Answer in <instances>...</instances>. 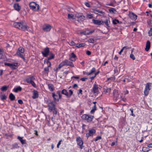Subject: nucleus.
<instances>
[{
	"label": "nucleus",
	"mask_w": 152,
	"mask_h": 152,
	"mask_svg": "<svg viewBox=\"0 0 152 152\" xmlns=\"http://www.w3.org/2000/svg\"><path fill=\"white\" fill-rule=\"evenodd\" d=\"M13 26L18 29L25 31L27 30L28 31H30L29 27L27 26L25 22H15L13 23Z\"/></svg>",
	"instance_id": "nucleus-1"
},
{
	"label": "nucleus",
	"mask_w": 152,
	"mask_h": 152,
	"mask_svg": "<svg viewBox=\"0 0 152 152\" xmlns=\"http://www.w3.org/2000/svg\"><path fill=\"white\" fill-rule=\"evenodd\" d=\"M52 97L55 101H58L59 99H61L62 95L61 94V92L60 91H58L56 92V94L54 92L52 93Z\"/></svg>",
	"instance_id": "nucleus-2"
},
{
	"label": "nucleus",
	"mask_w": 152,
	"mask_h": 152,
	"mask_svg": "<svg viewBox=\"0 0 152 152\" xmlns=\"http://www.w3.org/2000/svg\"><path fill=\"white\" fill-rule=\"evenodd\" d=\"M81 118L82 119L87 121L88 122H91L92 121L94 116L91 115L84 114L83 115Z\"/></svg>",
	"instance_id": "nucleus-3"
},
{
	"label": "nucleus",
	"mask_w": 152,
	"mask_h": 152,
	"mask_svg": "<svg viewBox=\"0 0 152 152\" xmlns=\"http://www.w3.org/2000/svg\"><path fill=\"white\" fill-rule=\"evenodd\" d=\"M34 80L35 78L34 77L31 76L26 78V81L27 83H31L34 87H36V85L33 81Z\"/></svg>",
	"instance_id": "nucleus-4"
},
{
	"label": "nucleus",
	"mask_w": 152,
	"mask_h": 152,
	"mask_svg": "<svg viewBox=\"0 0 152 152\" xmlns=\"http://www.w3.org/2000/svg\"><path fill=\"white\" fill-rule=\"evenodd\" d=\"M29 5L31 9L34 11H37L39 9V5L34 2L30 3Z\"/></svg>",
	"instance_id": "nucleus-5"
},
{
	"label": "nucleus",
	"mask_w": 152,
	"mask_h": 152,
	"mask_svg": "<svg viewBox=\"0 0 152 152\" xmlns=\"http://www.w3.org/2000/svg\"><path fill=\"white\" fill-rule=\"evenodd\" d=\"M152 84L151 83H147L146 84L144 91V94L145 96H147L149 93V91L150 90V87L151 86Z\"/></svg>",
	"instance_id": "nucleus-6"
},
{
	"label": "nucleus",
	"mask_w": 152,
	"mask_h": 152,
	"mask_svg": "<svg viewBox=\"0 0 152 152\" xmlns=\"http://www.w3.org/2000/svg\"><path fill=\"white\" fill-rule=\"evenodd\" d=\"M76 142L77 145L80 146V148L81 149H82L83 148V142L80 137H77L76 138Z\"/></svg>",
	"instance_id": "nucleus-7"
},
{
	"label": "nucleus",
	"mask_w": 152,
	"mask_h": 152,
	"mask_svg": "<svg viewBox=\"0 0 152 152\" xmlns=\"http://www.w3.org/2000/svg\"><path fill=\"white\" fill-rule=\"evenodd\" d=\"M50 52L49 49L47 47L44 49L43 51L41 52V53L43 56L47 57L50 54Z\"/></svg>",
	"instance_id": "nucleus-8"
},
{
	"label": "nucleus",
	"mask_w": 152,
	"mask_h": 152,
	"mask_svg": "<svg viewBox=\"0 0 152 152\" xmlns=\"http://www.w3.org/2000/svg\"><path fill=\"white\" fill-rule=\"evenodd\" d=\"M96 132V130L94 129H92L89 130V132L86 134V137L88 138L90 136H92Z\"/></svg>",
	"instance_id": "nucleus-9"
},
{
	"label": "nucleus",
	"mask_w": 152,
	"mask_h": 152,
	"mask_svg": "<svg viewBox=\"0 0 152 152\" xmlns=\"http://www.w3.org/2000/svg\"><path fill=\"white\" fill-rule=\"evenodd\" d=\"M119 93L118 91L116 90H114L113 91V96L115 100H119L120 97L119 96Z\"/></svg>",
	"instance_id": "nucleus-10"
},
{
	"label": "nucleus",
	"mask_w": 152,
	"mask_h": 152,
	"mask_svg": "<svg viewBox=\"0 0 152 152\" xmlns=\"http://www.w3.org/2000/svg\"><path fill=\"white\" fill-rule=\"evenodd\" d=\"M48 106L49 110H52L55 108V102L54 101H52L49 102L48 104Z\"/></svg>",
	"instance_id": "nucleus-11"
},
{
	"label": "nucleus",
	"mask_w": 152,
	"mask_h": 152,
	"mask_svg": "<svg viewBox=\"0 0 152 152\" xmlns=\"http://www.w3.org/2000/svg\"><path fill=\"white\" fill-rule=\"evenodd\" d=\"M92 22L94 24L98 25H103L104 23L103 21L102 20H95L94 19H93L92 20Z\"/></svg>",
	"instance_id": "nucleus-12"
},
{
	"label": "nucleus",
	"mask_w": 152,
	"mask_h": 152,
	"mask_svg": "<svg viewBox=\"0 0 152 152\" xmlns=\"http://www.w3.org/2000/svg\"><path fill=\"white\" fill-rule=\"evenodd\" d=\"M92 92L94 94H98L99 93L98 87V85L94 84Z\"/></svg>",
	"instance_id": "nucleus-13"
},
{
	"label": "nucleus",
	"mask_w": 152,
	"mask_h": 152,
	"mask_svg": "<svg viewBox=\"0 0 152 152\" xmlns=\"http://www.w3.org/2000/svg\"><path fill=\"white\" fill-rule=\"evenodd\" d=\"M94 13L100 16L104 15V12L102 11L97 10H94L93 11Z\"/></svg>",
	"instance_id": "nucleus-14"
},
{
	"label": "nucleus",
	"mask_w": 152,
	"mask_h": 152,
	"mask_svg": "<svg viewBox=\"0 0 152 152\" xmlns=\"http://www.w3.org/2000/svg\"><path fill=\"white\" fill-rule=\"evenodd\" d=\"M51 28V26L49 25L46 24L45 25V26H44L43 28V29L45 31H49L50 30Z\"/></svg>",
	"instance_id": "nucleus-15"
},
{
	"label": "nucleus",
	"mask_w": 152,
	"mask_h": 152,
	"mask_svg": "<svg viewBox=\"0 0 152 152\" xmlns=\"http://www.w3.org/2000/svg\"><path fill=\"white\" fill-rule=\"evenodd\" d=\"M129 16L131 19L133 20H135L137 19V16L133 12H130Z\"/></svg>",
	"instance_id": "nucleus-16"
},
{
	"label": "nucleus",
	"mask_w": 152,
	"mask_h": 152,
	"mask_svg": "<svg viewBox=\"0 0 152 152\" xmlns=\"http://www.w3.org/2000/svg\"><path fill=\"white\" fill-rule=\"evenodd\" d=\"M69 60L71 61H75L76 59V55L73 53H72L70 55Z\"/></svg>",
	"instance_id": "nucleus-17"
},
{
	"label": "nucleus",
	"mask_w": 152,
	"mask_h": 152,
	"mask_svg": "<svg viewBox=\"0 0 152 152\" xmlns=\"http://www.w3.org/2000/svg\"><path fill=\"white\" fill-rule=\"evenodd\" d=\"M18 64L17 63H11L10 67L13 69H15L16 67H18L19 66Z\"/></svg>",
	"instance_id": "nucleus-18"
},
{
	"label": "nucleus",
	"mask_w": 152,
	"mask_h": 152,
	"mask_svg": "<svg viewBox=\"0 0 152 152\" xmlns=\"http://www.w3.org/2000/svg\"><path fill=\"white\" fill-rule=\"evenodd\" d=\"M23 137H20L19 136H18L17 139L20 142L22 145H24L26 143V141L25 140L23 139Z\"/></svg>",
	"instance_id": "nucleus-19"
},
{
	"label": "nucleus",
	"mask_w": 152,
	"mask_h": 152,
	"mask_svg": "<svg viewBox=\"0 0 152 152\" xmlns=\"http://www.w3.org/2000/svg\"><path fill=\"white\" fill-rule=\"evenodd\" d=\"M150 47V42L148 40L146 42V48H145V50L146 51H148Z\"/></svg>",
	"instance_id": "nucleus-20"
},
{
	"label": "nucleus",
	"mask_w": 152,
	"mask_h": 152,
	"mask_svg": "<svg viewBox=\"0 0 152 152\" xmlns=\"http://www.w3.org/2000/svg\"><path fill=\"white\" fill-rule=\"evenodd\" d=\"M65 65H66V62L65 60L63 61L59 64L57 69H60Z\"/></svg>",
	"instance_id": "nucleus-21"
},
{
	"label": "nucleus",
	"mask_w": 152,
	"mask_h": 152,
	"mask_svg": "<svg viewBox=\"0 0 152 152\" xmlns=\"http://www.w3.org/2000/svg\"><path fill=\"white\" fill-rule=\"evenodd\" d=\"M107 27H110L109 25L110 24V21L109 18H107L103 21Z\"/></svg>",
	"instance_id": "nucleus-22"
},
{
	"label": "nucleus",
	"mask_w": 152,
	"mask_h": 152,
	"mask_svg": "<svg viewBox=\"0 0 152 152\" xmlns=\"http://www.w3.org/2000/svg\"><path fill=\"white\" fill-rule=\"evenodd\" d=\"M38 97V94L37 91H34L33 92V95L32 96L33 99H35Z\"/></svg>",
	"instance_id": "nucleus-23"
},
{
	"label": "nucleus",
	"mask_w": 152,
	"mask_h": 152,
	"mask_svg": "<svg viewBox=\"0 0 152 152\" xmlns=\"http://www.w3.org/2000/svg\"><path fill=\"white\" fill-rule=\"evenodd\" d=\"M67 66H70L72 67H74V65L72 62L68 61L67 60H65Z\"/></svg>",
	"instance_id": "nucleus-24"
},
{
	"label": "nucleus",
	"mask_w": 152,
	"mask_h": 152,
	"mask_svg": "<svg viewBox=\"0 0 152 152\" xmlns=\"http://www.w3.org/2000/svg\"><path fill=\"white\" fill-rule=\"evenodd\" d=\"M61 94L65 95L67 98H68V93L66 89H63L62 90L61 92Z\"/></svg>",
	"instance_id": "nucleus-25"
},
{
	"label": "nucleus",
	"mask_w": 152,
	"mask_h": 152,
	"mask_svg": "<svg viewBox=\"0 0 152 152\" xmlns=\"http://www.w3.org/2000/svg\"><path fill=\"white\" fill-rule=\"evenodd\" d=\"M17 54L18 56H19L23 60V61H25L26 62V60L23 56V55L21 54V53H20V52H17Z\"/></svg>",
	"instance_id": "nucleus-26"
},
{
	"label": "nucleus",
	"mask_w": 152,
	"mask_h": 152,
	"mask_svg": "<svg viewBox=\"0 0 152 152\" xmlns=\"http://www.w3.org/2000/svg\"><path fill=\"white\" fill-rule=\"evenodd\" d=\"M13 7L15 9L18 11H19L20 10V7L18 4H15Z\"/></svg>",
	"instance_id": "nucleus-27"
},
{
	"label": "nucleus",
	"mask_w": 152,
	"mask_h": 152,
	"mask_svg": "<svg viewBox=\"0 0 152 152\" xmlns=\"http://www.w3.org/2000/svg\"><path fill=\"white\" fill-rule=\"evenodd\" d=\"M9 97L10 100L12 101L14 100L15 99V96L12 93H10V94Z\"/></svg>",
	"instance_id": "nucleus-28"
},
{
	"label": "nucleus",
	"mask_w": 152,
	"mask_h": 152,
	"mask_svg": "<svg viewBox=\"0 0 152 152\" xmlns=\"http://www.w3.org/2000/svg\"><path fill=\"white\" fill-rule=\"evenodd\" d=\"M78 17V21H83L85 20V17L84 15H80L79 17Z\"/></svg>",
	"instance_id": "nucleus-29"
},
{
	"label": "nucleus",
	"mask_w": 152,
	"mask_h": 152,
	"mask_svg": "<svg viewBox=\"0 0 152 152\" xmlns=\"http://www.w3.org/2000/svg\"><path fill=\"white\" fill-rule=\"evenodd\" d=\"M50 56L48 58V60H50L51 59H53L54 58V55L51 52H50L49 54Z\"/></svg>",
	"instance_id": "nucleus-30"
},
{
	"label": "nucleus",
	"mask_w": 152,
	"mask_h": 152,
	"mask_svg": "<svg viewBox=\"0 0 152 152\" xmlns=\"http://www.w3.org/2000/svg\"><path fill=\"white\" fill-rule=\"evenodd\" d=\"M115 79V76L111 77H110L107 78V81H111L114 82Z\"/></svg>",
	"instance_id": "nucleus-31"
},
{
	"label": "nucleus",
	"mask_w": 152,
	"mask_h": 152,
	"mask_svg": "<svg viewBox=\"0 0 152 152\" xmlns=\"http://www.w3.org/2000/svg\"><path fill=\"white\" fill-rule=\"evenodd\" d=\"M86 45L85 43H81L80 44H77L76 47L79 48L81 47H83Z\"/></svg>",
	"instance_id": "nucleus-32"
},
{
	"label": "nucleus",
	"mask_w": 152,
	"mask_h": 152,
	"mask_svg": "<svg viewBox=\"0 0 152 152\" xmlns=\"http://www.w3.org/2000/svg\"><path fill=\"white\" fill-rule=\"evenodd\" d=\"M96 105H94L92 109L90 111V113L91 114H94L95 112V111L96 110Z\"/></svg>",
	"instance_id": "nucleus-33"
},
{
	"label": "nucleus",
	"mask_w": 152,
	"mask_h": 152,
	"mask_svg": "<svg viewBox=\"0 0 152 152\" xmlns=\"http://www.w3.org/2000/svg\"><path fill=\"white\" fill-rule=\"evenodd\" d=\"M8 86H4L2 87L1 88V90L2 91H5L7 90L8 88Z\"/></svg>",
	"instance_id": "nucleus-34"
},
{
	"label": "nucleus",
	"mask_w": 152,
	"mask_h": 152,
	"mask_svg": "<svg viewBox=\"0 0 152 152\" xmlns=\"http://www.w3.org/2000/svg\"><path fill=\"white\" fill-rule=\"evenodd\" d=\"M21 88L20 86H19L16 88H14V91L15 92H17L18 91H21Z\"/></svg>",
	"instance_id": "nucleus-35"
},
{
	"label": "nucleus",
	"mask_w": 152,
	"mask_h": 152,
	"mask_svg": "<svg viewBox=\"0 0 152 152\" xmlns=\"http://www.w3.org/2000/svg\"><path fill=\"white\" fill-rule=\"evenodd\" d=\"M24 52V49L22 47H20L18 48V51H17V52H20V53H23Z\"/></svg>",
	"instance_id": "nucleus-36"
},
{
	"label": "nucleus",
	"mask_w": 152,
	"mask_h": 152,
	"mask_svg": "<svg viewBox=\"0 0 152 152\" xmlns=\"http://www.w3.org/2000/svg\"><path fill=\"white\" fill-rule=\"evenodd\" d=\"M49 60H48V59H45L44 61V63L45 64V63H47V64H48V63L49 64L48 66V67H50L51 65V63L49 61Z\"/></svg>",
	"instance_id": "nucleus-37"
},
{
	"label": "nucleus",
	"mask_w": 152,
	"mask_h": 152,
	"mask_svg": "<svg viewBox=\"0 0 152 152\" xmlns=\"http://www.w3.org/2000/svg\"><path fill=\"white\" fill-rule=\"evenodd\" d=\"M48 87L50 89L51 91H53L54 89L53 88V85L51 84H49L48 85Z\"/></svg>",
	"instance_id": "nucleus-38"
},
{
	"label": "nucleus",
	"mask_w": 152,
	"mask_h": 152,
	"mask_svg": "<svg viewBox=\"0 0 152 152\" xmlns=\"http://www.w3.org/2000/svg\"><path fill=\"white\" fill-rule=\"evenodd\" d=\"M19 147L18 146V145L17 143H15L12 145V149H14L15 148H18Z\"/></svg>",
	"instance_id": "nucleus-39"
},
{
	"label": "nucleus",
	"mask_w": 152,
	"mask_h": 152,
	"mask_svg": "<svg viewBox=\"0 0 152 152\" xmlns=\"http://www.w3.org/2000/svg\"><path fill=\"white\" fill-rule=\"evenodd\" d=\"M119 21L116 19H115L113 20V23L114 25H116L117 23H119Z\"/></svg>",
	"instance_id": "nucleus-40"
},
{
	"label": "nucleus",
	"mask_w": 152,
	"mask_h": 152,
	"mask_svg": "<svg viewBox=\"0 0 152 152\" xmlns=\"http://www.w3.org/2000/svg\"><path fill=\"white\" fill-rule=\"evenodd\" d=\"M142 150L144 152H148L149 151V149L148 147H144L142 148Z\"/></svg>",
	"instance_id": "nucleus-41"
},
{
	"label": "nucleus",
	"mask_w": 152,
	"mask_h": 152,
	"mask_svg": "<svg viewBox=\"0 0 152 152\" xmlns=\"http://www.w3.org/2000/svg\"><path fill=\"white\" fill-rule=\"evenodd\" d=\"M74 15L72 14H68V18L69 19H74Z\"/></svg>",
	"instance_id": "nucleus-42"
},
{
	"label": "nucleus",
	"mask_w": 152,
	"mask_h": 152,
	"mask_svg": "<svg viewBox=\"0 0 152 152\" xmlns=\"http://www.w3.org/2000/svg\"><path fill=\"white\" fill-rule=\"evenodd\" d=\"M109 12L111 13H114L116 11L115 9L113 8H111L109 10Z\"/></svg>",
	"instance_id": "nucleus-43"
},
{
	"label": "nucleus",
	"mask_w": 152,
	"mask_h": 152,
	"mask_svg": "<svg viewBox=\"0 0 152 152\" xmlns=\"http://www.w3.org/2000/svg\"><path fill=\"white\" fill-rule=\"evenodd\" d=\"M69 94H68V98L70 97L73 94V91L71 90H69Z\"/></svg>",
	"instance_id": "nucleus-44"
},
{
	"label": "nucleus",
	"mask_w": 152,
	"mask_h": 152,
	"mask_svg": "<svg viewBox=\"0 0 152 152\" xmlns=\"http://www.w3.org/2000/svg\"><path fill=\"white\" fill-rule=\"evenodd\" d=\"M52 111H53V113L54 115H56L57 114V112L56 108H54L53 110H50V111L51 112Z\"/></svg>",
	"instance_id": "nucleus-45"
},
{
	"label": "nucleus",
	"mask_w": 152,
	"mask_h": 152,
	"mask_svg": "<svg viewBox=\"0 0 152 152\" xmlns=\"http://www.w3.org/2000/svg\"><path fill=\"white\" fill-rule=\"evenodd\" d=\"M96 70V69L94 67L91 70L90 72H89V73L90 74V75L91 74L93 73L94 72H95Z\"/></svg>",
	"instance_id": "nucleus-46"
},
{
	"label": "nucleus",
	"mask_w": 152,
	"mask_h": 152,
	"mask_svg": "<svg viewBox=\"0 0 152 152\" xmlns=\"http://www.w3.org/2000/svg\"><path fill=\"white\" fill-rule=\"evenodd\" d=\"M1 100H3L6 99L7 98V96L5 95H2L1 96Z\"/></svg>",
	"instance_id": "nucleus-47"
},
{
	"label": "nucleus",
	"mask_w": 152,
	"mask_h": 152,
	"mask_svg": "<svg viewBox=\"0 0 152 152\" xmlns=\"http://www.w3.org/2000/svg\"><path fill=\"white\" fill-rule=\"evenodd\" d=\"M80 34H83L85 35H88L89 34V33L86 32V31H82L80 32Z\"/></svg>",
	"instance_id": "nucleus-48"
},
{
	"label": "nucleus",
	"mask_w": 152,
	"mask_h": 152,
	"mask_svg": "<svg viewBox=\"0 0 152 152\" xmlns=\"http://www.w3.org/2000/svg\"><path fill=\"white\" fill-rule=\"evenodd\" d=\"M49 67H48V66L47 67H45L44 68L45 71L47 73H48V72H49Z\"/></svg>",
	"instance_id": "nucleus-49"
},
{
	"label": "nucleus",
	"mask_w": 152,
	"mask_h": 152,
	"mask_svg": "<svg viewBox=\"0 0 152 152\" xmlns=\"http://www.w3.org/2000/svg\"><path fill=\"white\" fill-rule=\"evenodd\" d=\"M148 34L149 36H151L152 35V28L150 29V30L148 31Z\"/></svg>",
	"instance_id": "nucleus-50"
},
{
	"label": "nucleus",
	"mask_w": 152,
	"mask_h": 152,
	"mask_svg": "<svg viewBox=\"0 0 152 152\" xmlns=\"http://www.w3.org/2000/svg\"><path fill=\"white\" fill-rule=\"evenodd\" d=\"M130 57L133 60H134L135 59V57L134 56L132 53H131L130 55Z\"/></svg>",
	"instance_id": "nucleus-51"
},
{
	"label": "nucleus",
	"mask_w": 152,
	"mask_h": 152,
	"mask_svg": "<svg viewBox=\"0 0 152 152\" xmlns=\"http://www.w3.org/2000/svg\"><path fill=\"white\" fill-rule=\"evenodd\" d=\"M87 17L89 19H91L93 18V15L92 14L87 15Z\"/></svg>",
	"instance_id": "nucleus-52"
},
{
	"label": "nucleus",
	"mask_w": 152,
	"mask_h": 152,
	"mask_svg": "<svg viewBox=\"0 0 152 152\" xmlns=\"http://www.w3.org/2000/svg\"><path fill=\"white\" fill-rule=\"evenodd\" d=\"M94 39L93 38H90L88 40V42L90 43H94Z\"/></svg>",
	"instance_id": "nucleus-53"
},
{
	"label": "nucleus",
	"mask_w": 152,
	"mask_h": 152,
	"mask_svg": "<svg viewBox=\"0 0 152 152\" xmlns=\"http://www.w3.org/2000/svg\"><path fill=\"white\" fill-rule=\"evenodd\" d=\"M62 141V140H60L59 142H58L57 145V147L58 148H59V145H61V142Z\"/></svg>",
	"instance_id": "nucleus-54"
},
{
	"label": "nucleus",
	"mask_w": 152,
	"mask_h": 152,
	"mask_svg": "<svg viewBox=\"0 0 152 152\" xmlns=\"http://www.w3.org/2000/svg\"><path fill=\"white\" fill-rule=\"evenodd\" d=\"M130 110L131 111V115H132V116H134V117L135 116V115H134L133 113V109H130Z\"/></svg>",
	"instance_id": "nucleus-55"
},
{
	"label": "nucleus",
	"mask_w": 152,
	"mask_h": 152,
	"mask_svg": "<svg viewBox=\"0 0 152 152\" xmlns=\"http://www.w3.org/2000/svg\"><path fill=\"white\" fill-rule=\"evenodd\" d=\"M111 91V89L110 88H107L106 90L105 91V93H107L109 92V93Z\"/></svg>",
	"instance_id": "nucleus-56"
},
{
	"label": "nucleus",
	"mask_w": 152,
	"mask_h": 152,
	"mask_svg": "<svg viewBox=\"0 0 152 152\" xmlns=\"http://www.w3.org/2000/svg\"><path fill=\"white\" fill-rule=\"evenodd\" d=\"M101 137L100 136H97L96 138V139H95V141H96L98 140L101 139Z\"/></svg>",
	"instance_id": "nucleus-57"
},
{
	"label": "nucleus",
	"mask_w": 152,
	"mask_h": 152,
	"mask_svg": "<svg viewBox=\"0 0 152 152\" xmlns=\"http://www.w3.org/2000/svg\"><path fill=\"white\" fill-rule=\"evenodd\" d=\"M11 63H9L5 62L4 63V65L5 66H7L10 67Z\"/></svg>",
	"instance_id": "nucleus-58"
},
{
	"label": "nucleus",
	"mask_w": 152,
	"mask_h": 152,
	"mask_svg": "<svg viewBox=\"0 0 152 152\" xmlns=\"http://www.w3.org/2000/svg\"><path fill=\"white\" fill-rule=\"evenodd\" d=\"M84 4L87 7H89L90 6L89 3L88 2H85Z\"/></svg>",
	"instance_id": "nucleus-59"
},
{
	"label": "nucleus",
	"mask_w": 152,
	"mask_h": 152,
	"mask_svg": "<svg viewBox=\"0 0 152 152\" xmlns=\"http://www.w3.org/2000/svg\"><path fill=\"white\" fill-rule=\"evenodd\" d=\"M86 54L88 55V56H90L91 55V53L90 51H89V50H87L86 52Z\"/></svg>",
	"instance_id": "nucleus-60"
},
{
	"label": "nucleus",
	"mask_w": 152,
	"mask_h": 152,
	"mask_svg": "<svg viewBox=\"0 0 152 152\" xmlns=\"http://www.w3.org/2000/svg\"><path fill=\"white\" fill-rule=\"evenodd\" d=\"M18 102L19 104H23V102L22 100L21 99H20L18 100Z\"/></svg>",
	"instance_id": "nucleus-61"
},
{
	"label": "nucleus",
	"mask_w": 152,
	"mask_h": 152,
	"mask_svg": "<svg viewBox=\"0 0 152 152\" xmlns=\"http://www.w3.org/2000/svg\"><path fill=\"white\" fill-rule=\"evenodd\" d=\"M87 79V78L83 77V78H81L80 80H81L83 81H85Z\"/></svg>",
	"instance_id": "nucleus-62"
},
{
	"label": "nucleus",
	"mask_w": 152,
	"mask_h": 152,
	"mask_svg": "<svg viewBox=\"0 0 152 152\" xmlns=\"http://www.w3.org/2000/svg\"><path fill=\"white\" fill-rule=\"evenodd\" d=\"M83 74L84 75H90V74H89V73L86 72L85 71H83Z\"/></svg>",
	"instance_id": "nucleus-63"
},
{
	"label": "nucleus",
	"mask_w": 152,
	"mask_h": 152,
	"mask_svg": "<svg viewBox=\"0 0 152 152\" xmlns=\"http://www.w3.org/2000/svg\"><path fill=\"white\" fill-rule=\"evenodd\" d=\"M147 146L148 147L152 148V143L148 144Z\"/></svg>",
	"instance_id": "nucleus-64"
}]
</instances>
